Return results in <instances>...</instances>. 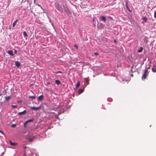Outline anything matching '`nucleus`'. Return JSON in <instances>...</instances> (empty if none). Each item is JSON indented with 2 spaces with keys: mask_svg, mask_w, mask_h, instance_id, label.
<instances>
[{
  "mask_svg": "<svg viewBox=\"0 0 156 156\" xmlns=\"http://www.w3.org/2000/svg\"><path fill=\"white\" fill-rule=\"evenodd\" d=\"M29 98H31L32 99H34L35 98V96H30L29 97Z\"/></svg>",
  "mask_w": 156,
  "mask_h": 156,
  "instance_id": "412c9836",
  "label": "nucleus"
},
{
  "mask_svg": "<svg viewBox=\"0 0 156 156\" xmlns=\"http://www.w3.org/2000/svg\"><path fill=\"white\" fill-rule=\"evenodd\" d=\"M26 124H25V122L24 124V127H26Z\"/></svg>",
  "mask_w": 156,
  "mask_h": 156,
  "instance_id": "2f4dec72",
  "label": "nucleus"
},
{
  "mask_svg": "<svg viewBox=\"0 0 156 156\" xmlns=\"http://www.w3.org/2000/svg\"><path fill=\"white\" fill-rule=\"evenodd\" d=\"M131 76H133V75L132 74L131 75Z\"/></svg>",
  "mask_w": 156,
  "mask_h": 156,
  "instance_id": "e433bc0d",
  "label": "nucleus"
},
{
  "mask_svg": "<svg viewBox=\"0 0 156 156\" xmlns=\"http://www.w3.org/2000/svg\"><path fill=\"white\" fill-rule=\"evenodd\" d=\"M114 42H115V43H116V40H114Z\"/></svg>",
  "mask_w": 156,
  "mask_h": 156,
  "instance_id": "72a5a7b5",
  "label": "nucleus"
},
{
  "mask_svg": "<svg viewBox=\"0 0 156 156\" xmlns=\"http://www.w3.org/2000/svg\"><path fill=\"white\" fill-rule=\"evenodd\" d=\"M18 20H16V21L14 22V23H13L12 27H15L17 23V22Z\"/></svg>",
  "mask_w": 156,
  "mask_h": 156,
  "instance_id": "f8f14e48",
  "label": "nucleus"
},
{
  "mask_svg": "<svg viewBox=\"0 0 156 156\" xmlns=\"http://www.w3.org/2000/svg\"><path fill=\"white\" fill-rule=\"evenodd\" d=\"M94 54L96 55H98V53L97 52H95L94 53Z\"/></svg>",
  "mask_w": 156,
  "mask_h": 156,
  "instance_id": "bb28decb",
  "label": "nucleus"
},
{
  "mask_svg": "<svg viewBox=\"0 0 156 156\" xmlns=\"http://www.w3.org/2000/svg\"><path fill=\"white\" fill-rule=\"evenodd\" d=\"M23 35L25 37H27L28 36L27 33L26 31L23 32Z\"/></svg>",
  "mask_w": 156,
  "mask_h": 156,
  "instance_id": "6ab92c4d",
  "label": "nucleus"
},
{
  "mask_svg": "<svg viewBox=\"0 0 156 156\" xmlns=\"http://www.w3.org/2000/svg\"><path fill=\"white\" fill-rule=\"evenodd\" d=\"M9 142L10 145L12 146H15L16 144V143L12 142L11 141H9Z\"/></svg>",
  "mask_w": 156,
  "mask_h": 156,
  "instance_id": "1a4fd4ad",
  "label": "nucleus"
},
{
  "mask_svg": "<svg viewBox=\"0 0 156 156\" xmlns=\"http://www.w3.org/2000/svg\"><path fill=\"white\" fill-rule=\"evenodd\" d=\"M41 106L38 107H30V109L32 110H38L39 109H40L41 108Z\"/></svg>",
  "mask_w": 156,
  "mask_h": 156,
  "instance_id": "7ed1b4c3",
  "label": "nucleus"
},
{
  "mask_svg": "<svg viewBox=\"0 0 156 156\" xmlns=\"http://www.w3.org/2000/svg\"><path fill=\"white\" fill-rule=\"evenodd\" d=\"M55 117L56 118L58 119V120H59V118H58V116L57 115H55Z\"/></svg>",
  "mask_w": 156,
  "mask_h": 156,
  "instance_id": "393cba45",
  "label": "nucleus"
},
{
  "mask_svg": "<svg viewBox=\"0 0 156 156\" xmlns=\"http://www.w3.org/2000/svg\"><path fill=\"white\" fill-rule=\"evenodd\" d=\"M0 133H1L2 134L4 135L3 132L1 130H0Z\"/></svg>",
  "mask_w": 156,
  "mask_h": 156,
  "instance_id": "cd10ccee",
  "label": "nucleus"
},
{
  "mask_svg": "<svg viewBox=\"0 0 156 156\" xmlns=\"http://www.w3.org/2000/svg\"><path fill=\"white\" fill-rule=\"evenodd\" d=\"M26 110L23 111V112H20L18 113V115H24L26 114Z\"/></svg>",
  "mask_w": 156,
  "mask_h": 156,
  "instance_id": "39448f33",
  "label": "nucleus"
},
{
  "mask_svg": "<svg viewBox=\"0 0 156 156\" xmlns=\"http://www.w3.org/2000/svg\"><path fill=\"white\" fill-rule=\"evenodd\" d=\"M10 98V96H6L5 97V99L6 100L8 101Z\"/></svg>",
  "mask_w": 156,
  "mask_h": 156,
  "instance_id": "aec40b11",
  "label": "nucleus"
},
{
  "mask_svg": "<svg viewBox=\"0 0 156 156\" xmlns=\"http://www.w3.org/2000/svg\"><path fill=\"white\" fill-rule=\"evenodd\" d=\"M80 85V82L79 81L77 82L76 85V88H78Z\"/></svg>",
  "mask_w": 156,
  "mask_h": 156,
  "instance_id": "a211bd4d",
  "label": "nucleus"
},
{
  "mask_svg": "<svg viewBox=\"0 0 156 156\" xmlns=\"http://www.w3.org/2000/svg\"><path fill=\"white\" fill-rule=\"evenodd\" d=\"M142 20H147V19L145 17H142Z\"/></svg>",
  "mask_w": 156,
  "mask_h": 156,
  "instance_id": "c85d7f7f",
  "label": "nucleus"
},
{
  "mask_svg": "<svg viewBox=\"0 0 156 156\" xmlns=\"http://www.w3.org/2000/svg\"><path fill=\"white\" fill-rule=\"evenodd\" d=\"M33 120L30 119L25 122V124H27L29 122H32L33 121Z\"/></svg>",
  "mask_w": 156,
  "mask_h": 156,
  "instance_id": "4468645a",
  "label": "nucleus"
},
{
  "mask_svg": "<svg viewBox=\"0 0 156 156\" xmlns=\"http://www.w3.org/2000/svg\"><path fill=\"white\" fill-rule=\"evenodd\" d=\"M86 85H87L89 83V80H88L86 79Z\"/></svg>",
  "mask_w": 156,
  "mask_h": 156,
  "instance_id": "5701e85b",
  "label": "nucleus"
},
{
  "mask_svg": "<svg viewBox=\"0 0 156 156\" xmlns=\"http://www.w3.org/2000/svg\"><path fill=\"white\" fill-rule=\"evenodd\" d=\"M53 73H55L56 74H58V73H62V72L61 71H58L56 72H53Z\"/></svg>",
  "mask_w": 156,
  "mask_h": 156,
  "instance_id": "4be33fe9",
  "label": "nucleus"
},
{
  "mask_svg": "<svg viewBox=\"0 0 156 156\" xmlns=\"http://www.w3.org/2000/svg\"><path fill=\"white\" fill-rule=\"evenodd\" d=\"M83 89H80L79 90L78 92L79 94H80L82 93H83Z\"/></svg>",
  "mask_w": 156,
  "mask_h": 156,
  "instance_id": "ddd939ff",
  "label": "nucleus"
},
{
  "mask_svg": "<svg viewBox=\"0 0 156 156\" xmlns=\"http://www.w3.org/2000/svg\"><path fill=\"white\" fill-rule=\"evenodd\" d=\"M154 16L155 18L156 19V12H154Z\"/></svg>",
  "mask_w": 156,
  "mask_h": 156,
  "instance_id": "b1692460",
  "label": "nucleus"
},
{
  "mask_svg": "<svg viewBox=\"0 0 156 156\" xmlns=\"http://www.w3.org/2000/svg\"><path fill=\"white\" fill-rule=\"evenodd\" d=\"M74 47H75L76 48L78 49V46H77V45H74Z\"/></svg>",
  "mask_w": 156,
  "mask_h": 156,
  "instance_id": "7c9ffc66",
  "label": "nucleus"
},
{
  "mask_svg": "<svg viewBox=\"0 0 156 156\" xmlns=\"http://www.w3.org/2000/svg\"><path fill=\"white\" fill-rule=\"evenodd\" d=\"M104 22H105V20H103Z\"/></svg>",
  "mask_w": 156,
  "mask_h": 156,
  "instance_id": "c9c22d12",
  "label": "nucleus"
},
{
  "mask_svg": "<svg viewBox=\"0 0 156 156\" xmlns=\"http://www.w3.org/2000/svg\"><path fill=\"white\" fill-rule=\"evenodd\" d=\"M55 83L57 85H59L61 83L60 81L59 80H55Z\"/></svg>",
  "mask_w": 156,
  "mask_h": 156,
  "instance_id": "9b49d317",
  "label": "nucleus"
},
{
  "mask_svg": "<svg viewBox=\"0 0 156 156\" xmlns=\"http://www.w3.org/2000/svg\"><path fill=\"white\" fill-rule=\"evenodd\" d=\"M15 65L17 67H19L20 65V63L18 61H16L15 62Z\"/></svg>",
  "mask_w": 156,
  "mask_h": 156,
  "instance_id": "423d86ee",
  "label": "nucleus"
},
{
  "mask_svg": "<svg viewBox=\"0 0 156 156\" xmlns=\"http://www.w3.org/2000/svg\"><path fill=\"white\" fill-rule=\"evenodd\" d=\"M100 18L101 19V20H106V18L105 16H102L100 17Z\"/></svg>",
  "mask_w": 156,
  "mask_h": 156,
  "instance_id": "f3484780",
  "label": "nucleus"
},
{
  "mask_svg": "<svg viewBox=\"0 0 156 156\" xmlns=\"http://www.w3.org/2000/svg\"><path fill=\"white\" fill-rule=\"evenodd\" d=\"M47 85H50V82H47Z\"/></svg>",
  "mask_w": 156,
  "mask_h": 156,
  "instance_id": "c756f323",
  "label": "nucleus"
},
{
  "mask_svg": "<svg viewBox=\"0 0 156 156\" xmlns=\"http://www.w3.org/2000/svg\"><path fill=\"white\" fill-rule=\"evenodd\" d=\"M35 138V137L34 136H33L32 137L29 138L28 139L29 141L30 142H31Z\"/></svg>",
  "mask_w": 156,
  "mask_h": 156,
  "instance_id": "9d476101",
  "label": "nucleus"
},
{
  "mask_svg": "<svg viewBox=\"0 0 156 156\" xmlns=\"http://www.w3.org/2000/svg\"><path fill=\"white\" fill-rule=\"evenodd\" d=\"M8 53L11 55L13 56L14 54L12 50L9 51H8Z\"/></svg>",
  "mask_w": 156,
  "mask_h": 156,
  "instance_id": "6e6552de",
  "label": "nucleus"
},
{
  "mask_svg": "<svg viewBox=\"0 0 156 156\" xmlns=\"http://www.w3.org/2000/svg\"><path fill=\"white\" fill-rule=\"evenodd\" d=\"M43 98V96L42 95L39 96L38 97V100L39 101H42Z\"/></svg>",
  "mask_w": 156,
  "mask_h": 156,
  "instance_id": "0eeeda50",
  "label": "nucleus"
},
{
  "mask_svg": "<svg viewBox=\"0 0 156 156\" xmlns=\"http://www.w3.org/2000/svg\"><path fill=\"white\" fill-rule=\"evenodd\" d=\"M12 107L13 108H15L17 107V105H12Z\"/></svg>",
  "mask_w": 156,
  "mask_h": 156,
  "instance_id": "a878e982",
  "label": "nucleus"
},
{
  "mask_svg": "<svg viewBox=\"0 0 156 156\" xmlns=\"http://www.w3.org/2000/svg\"><path fill=\"white\" fill-rule=\"evenodd\" d=\"M125 2H126L125 6L126 7V9H127L129 12H131L132 11V10H130L129 8V7L128 6V2L126 0L125 1Z\"/></svg>",
  "mask_w": 156,
  "mask_h": 156,
  "instance_id": "20e7f679",
  "label": "nucleus"
},
{
  "mask_svg": "<svg viewBox=\"0 0 156 156\" xmlns=\"http://www.w3.org/2000/svg\"><path fill=\"white\" fill-rule=\"evenodd\" d=\"M143 50V48L141 47L140 48V49L138 50L137 52H141Z\"/></svg>",
  "mask_w": 156,
  "mask_h": 156,
  "instance_id": "2eb2a0df",
  "label": "nucleus"
},
{
  "mask_svg": "<svg viewBox=\"0 0 156 156\" xmlns=\"http://www.w3.org/2000/svg\"><path fill=\"white\" fill-rule=\"evenodd\" d=\"M152 70L154 72H156V68L153 67L152 68Z\"/></svg>",
  "mask_w": 156,
  "mask_h": 156,
  "instance_id": "dca6fc26",
  "label": "nucleus"
},
{
  "mask_svg": "<svg viewBox=\"0 0 156 156\" xmlns=\"http://www.w3.org/2000/svg\"><path fill=\"white\" fill-rule=\"evenodd\" d=\"M148 74V70L147 69L145 70L143 75L142 76V79L143 80L145 79L147 76Z\"/></svg>",
  "mask_w": 156,
  "mask_h": 156,
  "instance_id": "f03ea898",
  "label": "nucleus"
},
{
  "mask_svg": "<svg viewBox=\"0 0 156 156\" xmlns=\"http://www.w3.org/2000/svg\"><path fill=\"white\" fill-rule=\"evenodd\" d=\"M15 125H14V124H13L12 125V127H14L15 126Z\"/></svg>",
  "mask_w": 156,
  "mask_h": 156,
  "instance_id": "473e14b6",
  "label": "nucleus"
},
{
  "mask_svg": "<svg viewBox=\"0 0 156 156\" xmlns=\"http://www.w3.org/2000/svg\"><path fill=\"white\" fill-rule=\"evenodd\" d=\"M55 7L56 9L59 11L61 12H63L68 13H69V9L66 6V3H62L61 4L58 2L55 4Z\"/></svg>",
  "mask_w": 156,
  "mask_h": 156,
  "instance_id": "f257e3e1",
  "label": "nucleus"
},
{
  "mask_svg": "<svg viewBox=\"0 0 156 156\" xmlns=\"http://www.w3.org/2000/svg\"><path fill=\"white\" fill-rule=\"evenodd\" d=\"M144 20V22H147V20Z\"/></svg>",
  "mask_w": 156,
  "mask_h": 156,
  "instance_id": "f704fd0d",
  "label": "nucleus"
}]
</instances>
